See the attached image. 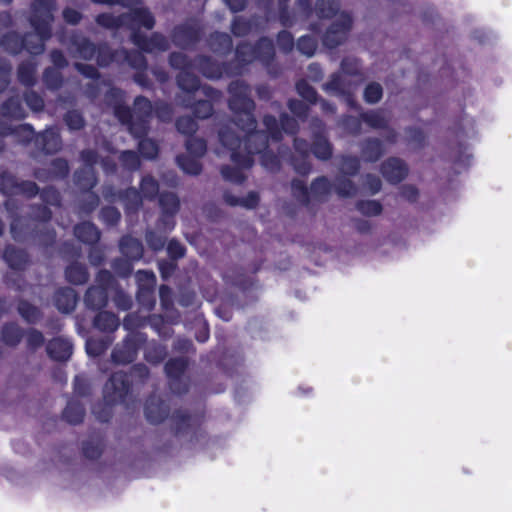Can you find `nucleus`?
<instances>
[{"label":"nucleus","instance_id":"obj_54","mask_svg":"<svg viewBox=\"0 0 512 512\" xmlns=\"http://www.w3.org/2000/svg\"><path fill=\"white\" fill-rule=\"evenodd\" d=\"M65 121L71 130H78L83 127V118L77 111L68 112Z\"/></svg>","mask_w":512,"mask_h":512},{"label":"nucleus","instance_id":"obj_38","mask_svg":"<svg viewBox=\"0 0 512 512\" xmlns=\"http://www.w3.org/2000/svg\"><path fill=\"white\" fill-rule=\"evenodd\" d=\"M186 147L188 152L195 157H201L206 152V143L199 138L189 139L186 143Z\"/></svg>","mask_w":512,"mask_h":512},{"label":"nucleus","instance_id":"obj_47","mask_svg":"<svg viewBox=\"0 0 512 512\" xmlns=\"http://www.w3.org/2000/svg\"><path fill=\"white\" fill-rule=\"evenodd\" d=\"M336 192L343 197L351 196L355 193L356 188L348 179L339 178L335 185Z\"/></svg>","mask_w":512,"mask_h":512},{"label":"nucleus","instance_id":"obj_35","mask_svg":"<svg viewBox=\"0 0 512 512\" xmlns=\"http://www.w3.org/2000/svg\"><path fill=\"white\" fill-rule=\"evenodd\" d=\"M2 339L8 345H15L20 341L21 332L16 325H7L2 330Z\"/></svg>","mask_w":512,"mask_h":512},{"label":"nucleus","instance_id":"obj_10","mask_svg":"<svg viewBox=\"0 0 512 512\" xmlns=\"http://www.w3.org/2000/svg\"><path fill=\"white\" fill-rule=\"evenodd\" d=\"M351 27V18L346 13L336 15V20L328 29L324 37V44L333 48L342 43Z\"/></svg>","mask_w":512,"mask_h":512},{"label":"nucleus","instance_id":"obj_26","mask_svg":"<svg viewBox=\"0 0 512 512\" xmlns=\"http://www.w3.org/2000/svg\"><path fill=\"white\" fill-rule=\"evenodd\" d=\"M66 277L73 284H82L87 280V272L85 268L79 264H73L66 270Z\"/></svg>","mask_w":512,"mask_h":512},{"label":"nucleus","instance_id":"obj_12","mask_svg":"<svg viewBox=\"0 0 512 512\" xmlns=\"http://www.w3.org/2000/svg\"><path fill=\"white\" fill-rule=\"evenodd\" d=\"M264 124L266 126L267 132L274 140H279L281 138V130L285 131L286 133H294L296 129L295 120L287 116H282L281 128H279L276 119L271 116H266L264 118Z\"/></svg>","mask_w":512,"mask_h":512},{"label":"nucleus","instance_id":"obj_50","mask_svg":"<svg viewBox=\"0 0 512 512\" xmlns=\"http://www.w3.org/2000/svg\"><path fill=\"white\" fill-rule=\"evenodd\" d=\"M18 310L19 313L29 322L35 321L39 316L38 310L26 302L20 303Z\"/></svg>","mask_w":512,"mask_h":512},{"label":"nucleus","instance_id":"obj_41","mask_svg":"<svg viewBox=\"0 0 512 512\" xmlns=\"http://www.w3.org/2000/svg\"><path fill=\"white\" fill-rule=\"evenodd\" d=\"M108 345V341L89 339L86 342V350L89 355L98 356L108 348Z\"/></svg>","mask_w":512,"mask_h":512},{"label":"nucleus","instance_id":"obj_25","mask_svg":"<svg viewBox=\"0 0 512 512\" xmlns=\"http://www.w3.org/2000/svg\"><path fill=\"white\" fill-rule=\"evenodd\" d=\"M197 157L179 156L177 158L178 165L187 174L197 175L201 171V165L196 159Z\"/></svg>","mask_w":512,"mask_h":512},{"label":"nucleus","instance_id":"obj_28","mask_svg":"<svg viewBox=\"0 0 512 512\" xmlns=\"http://www.w3.org/2000/svg\"><path fill=\"white\" fill-rule=\"evenodd\" d=\"M362 119L372 128H383L387 124V118L381 111H371L363 114Z\"/></svg>","mask_w":512,"mask_h":512},{"label":"nucleus","instance_id":"obj_51","mask_svg":"<svg viewBox=\"0 0 512 512\" xmlns=\"http://www.w3.org/2000/svg\"><path fill=\"white\" fill-rule=\"evenodd\" d=\"M121 160L123 165L130 170H135L139 167V158L132 151H124L121 154Z\"/></svg>","mask_w":512,"mask_h":512},{"label":"nucleus","instance_id":"obj_55","mask_svg":"<svg viewBox=\"0 0 512 512\" xmlns=\"http://www.w3.org/2000/svg\"><path fill=\"white\" fill-rule=\"evenodd\" d=\"M114 60L118 61V54H112L107 47L98 50L97 62L100 66H106Z\"/></svg>","mask_w":512,"mask_h":512},{"label":"nucleus","instance_id":"obj_29","mask_svg":"<svg viewBox=\"0 0 512 512\" xmlns=\"http://www.w3.org/2000/svg\"><path fill=\"white\" fill-rule=\"evenodd\" d=\"M384 150L379 141H369L363 149L362 155L367 161H376Z\"/></svg>","mask_w":512,"mask_h":512},{"label":"nucleus","instance_id":"obj_60","mask_svg":"<svg viewBox=\"0 0 512 512\" xmlns=\"http://www.w3.org/2000/svg\"><path fill=\"white\" fill-rule=\"evenodd\" d=\"M262 165L270 171H274L279 166L278 158L268 152L262 154Z\"/></svg>","mask_w":512,"mask_h":512},{"label":"nucleus","instance_id":"obj_49","mask_svg":"<svg viewBox=\"0 0 512 512\" xmlns=\"http://www.w3.org/2000/svg\"><path fill=\"white\" fill-rule=\"evenodd\" d=\"M296 88L298 93L307 101H316V92L306 81L298 82Z\"/></svg>","mask_w":512,"mask_h":512},{"label":"nucleus","instance_id":"obj_3","mask_svg":"<svg viewBox=\"0 0 512 512\" xmlns=\"http://www.w3.org/2000/svg\"><path fill=\"white\" fill-rule=\"evenodd\" d=\"M170 63L173 67L182 70L178 75V85L183 91H199V81L197 77L190 72L191 67L195 64L188 63L182 53H173L170 57ZM196 65L207 78L216 79L223 75L222 67L209 59H200Z\"/></svg>","mask_w":512,"mask_h":512},{"label":"nucleus","instance_id":"obj_48","mask_svg":"<svg viewBox=\"0 0 512 512\" xmlns=\"http://www.w3.org/2000/svg\"><path fill=\"white\" fill-rule=\"evenodd\" d=\"M176 126L178 131L182 134H191L197 129L196 122L190 117H182L178 119Z\"/></svg>","mask_w":512,"mask_h":512},{"label":"nucleus","instance_id":"obj_15","mask_svg":"<svg viewBox=\"0 0 512 512\" xmlns=\"http://www.w3.org/2000/svg\"><path fill=\"white\" fill-rule=\"evenodd\" d=\"M48 354L55 360H67L72 354V344L67 339L57 338L49 342Z\"/></svg>","mask_w":512,"mask_h":512},{"label":"nucleus","instance_id":"obj_64","mask_svg":"<svg viewBox=\"0 0 512 512\" xmlns=\"http://www.w3.org/2000/svg\"><path fill=\"white\" fill-rule=\"evenodd\" d=\"M43 341L44 338L40 332L36 330H31L28 332L27 342L28 345L31 346L32 348L39 347L40 345H42Z\"/></svg>","mask_w":512,"mask_h":512},{"label":"nucleus","instance_id":"obj_21","mask_svg":"<svg viewBox=\"0 0 512 512\" xmlns=\"http://www.w3.org/2000/svg\"><path fill=\"white\" fill-rule=\"evenodd\" d=\"M94 325L102 331H114L119 326V320L112 313L101 312L95 317Z\"/></svg>","mask_w":512,"mask_h":512},{"label":"nucleus","instance_id":"obj_52","mask_svg":"<svg viewBox=\"0 0 512 512\" xmlns=\"http://www.w3.org/2000/svg\"><path fill=\"white\" fill-rule=\"evenodd\" d=\"M44 80L48 87L57 88L61 84V76L56 69H47L44 73Z\"/></svg>","mask_w":512,"mask_h":512},{"label":"nucleus","instance_id":"obj_46","mask_svg":"<svg viewBox=\"0 0 512 512\" xmlns=\"http://www.w3.org/2000/svg\"><path fill=\"white\" fill-rule=\"evenodd\" d=\"M139 150L141 154L149 159L154 158L158 153L157 145L150 139H143L139 142Z\"/></svg>","mask_w":512,"mask_h":512},{"label":"nucleus","instance_id":"obj_2","mask_svg":"<svg viewBox=\"0 0 512 512\" xmlns=\"http://www.w3.org/2000/svg\"><path fill=\"white\" fill-rule=\"evenodd\" d=\"M33 8L34 14L31 23L36 33L21 40V46L29 53L36 55L44 50V41L50 37V23L53 19L51 0H34Z\"/></svg>","mask_w":512,"mask_h":512},{"label":"nucleus","instance_id":"obj_24","mask_svg":"<svg viewBox=\"0 0 512 512\" xmlns=\"http://www.w3.org/2000/svg\"><path fill=\"white\" fill-rule=\"evenodd\" d=\"M197 39V32L190 27H179L175 30L174 41L179 46H187Z\"/></svg>","mask_w":512,"mask_h":512},{"label":"nucleus","instance_id":"obj_40","mask_svg":"<svg viewBox=\"0 0 512 512\" xmlns=\"http://www.w3.org/2000/svg\"><path fill=\"white\" fill-rule=\"evenodd\" d=\"M76 52L79 57L84 59H90L94 56L96 50L95 47L86 39H81L75 42Z\"/></svg>","mask_w":512,"mask_h":512},{"label":"nucleus","instance_id":"obj_33","mask_svg":"<svg viewBox=\"0 0 512 512\" xmlns=\"http://www.w3.org/2000/svg\"><path fill=\"white\" fill-rule=\"evenodd\" d=\"M160 206L167 214H174L179 207V201L173 193L162 194L160 196Z\"/></svg>","mask_w":512,"mask_h":512},{"label":"nucleus","instance_id":"obj_22","mask_svg":"<svg viewBox=\"0 0 512 512\" xmlns=\"http://www.w3.org/2000/svg\"><path fill=\"white\" fill-rule=\"evenodd\" d=\"M145 413L148 421L151 423H159L166 417V409L163 403L151 400L147 403Z\"/></svg>","mask_w":512,"mask_h":512},{"label":"nucleus","instance_id":"obj_6","mask_svg":"<svg viewBox=\"0 0 512 512\" xmlns=\"http://www.w3.org/2000/svg\"><path fill=\"white\" fill-rule=\"evenodd\" d=\"M97 22L105 27H121L124 25L129 26L131 29L143 26L146 29H152L155 21L154 17L146 8H134L131 11V16L115 17L110 14H101L97 17Z\"/></svg>","mask_w":512,"mask_h":512},{"label":"nucleus","instance_id":"obj_14","mask_svg":"<svg viewBox=\"0 0 512 512\" xmlns=\"http://www.w3.org/2000/svg\"><path fill=\"white\" fill-rule=\"evenodd\" d=\"M382 174L389 182L397 183L407 175V168L401 160L391 158L383 164Z\"/></svg>","mask_w":512,"mask_h":512},{"label":"nucleus","instance_id":"obj_44","mask_svg":"<svg viewBox=\"0 0 512 512\" xmlns=\"http://www.w3.org/2000/svg\"><path fill=\"white\" fill-rule=\"evenodd\" d=\"M317 43L311 37H301L298 41L297 48L298 50L305 54L306 56H312L314 51L316 50Z\"/></svg>","mask_w":512,"mask_h":512},{"label":"nucleus","instance_id":"obj_7","mask_svg":"<svg viewBox=\"0 0 512 512\" xmlns=\"http://www.w3.org/2000/svg\"><path fill=\"white\" fill-rule=\"evenodd\" d=\"M25 116L24 110L20 105L18 98H11L5 103L0 112V135H10L14 133H24L25 140H29L33 134V130L29 125H20L13 128L7 124L9 119H21Z\"/></svg>","mask_w":512,"mask_h":512},{"label":"nucleus","instance_id":"obj_20","mask_svg":"<svg viewBox=\"0 0 512 512\" xmlns=\"http://www.w3.org/2000/svg\"><path fill=\"white\" fill-rule=\"evenodd\" d=\"M135 353L136 351L134 344L132 342L127 341L121 348L117 347L113 351L112 358L114 362L119 364L130 363L133 361Z\"/></svg>","mask_w":512,"mask_h":512},{"label":"nucleus","instance_id":"obj_59","mask_svg":"<svg viewBox=\"0 0 512 512\" xmlns=\"http://www.w3.org/2000/svg\"><path fill=\"white\" fill-rule=\"evenodd\" d=\"M25 101L27 105L34 111H38L43 107L42 98L34 92H28L25 95Z\"/></svg>","mask_w":512,"mask_h":512},{"label":"nucleus","instance_id":"obj_39","mask_svg":"<svg viewBox=\"0 0 512 512\" xmlns=\"http://www.w3.org/2000/svg\"><path fill=\"white\" fill-rule=\"evenodd\" d=\"M358 210L368 216H376L381 213L382 207L375 200L363 201L358 204Z\"/></svg>","mask_w":512,"mask_h":512},{"label":"nucleus","instance_id":"obj_43","mask_svg":"<svg viewBox=\"0 0 512 512\" xmlns=\"http://www.w3.org/2000/svg\"><path fill=\"white\" fill-rule=\"evenodd\" d=\"M35 69L32 64H22L18 70L20 81L25 85H31L34 82Z\"/></svg>","mask_w":512,"mask_h":512},{"label":"nucleus","instance_id":"obj_56","mask_svg":"<svg viewBox=\"0 0 512 512\" xmlns=\"http://www.w3.org/2000/svg\"><path fill=\"white\" fill-rule=\"evenodd\" d=\"M212 104L210 100L199 101L194 108V113L198 118H207L212 114Z\"/></svg>","mask_w":512,"mask_h":512},{"label":"nucleus","instance_id":"obj_45","mask_svg":"<svg viewBox=\"0 0 512 512\" xmlns=\"http://www.w3.org/2000/svg\"><path fill=\"white\" fill-rule=\"evenodd\" d=\"M382 97V87L377 83L369 84L364 92V98L369 103H376Z\"/></svg>","mask_w":512,"mask_h":512},{"label":"nucleus","instance_id":"obj_32","mask_svg":"<svg viewBox=\"0 0 512 512\" xmlns=\"http://www.w3.org/2000/svg\"><path fill=\"white\" fill-rule=\"evenodd\" d=\"M185 368L186 361L183 358L170 360L165 366L168 377L172 379H177L185 370Z\"/></svg>","mask_w":512,"mask_h":512},{"label":"nucleus","instance_id":"obj_8","mask_svg":"<svg viewBox=\"0 0 512 512\" xmlns=\"http://www.w3.org/2000/svg\"><path fill=\"white\" fill-rule=\"evenodd\" d=\"M292 190L295 197H297L301 202L306 203L310 201L311 198L318 200L324 198L329 194L331 186L326 178L321 177L313 182L309 192L307 191L304 183L300 180L293 181Z\"/></svg>","mask_w":512,"mask_h":512},{"label":"nucleus","instance_id":"obj_57","mask_svg":"<svg viewBox=\"0 0 512 512\" xmlns=\"http://www.w3.org/2000/svg\"><path fill=\"white\" fill-rule=\"evenodd\" d=\"M359 169V162L357 158L354 157H347L344 158L341 164V171L344 174L353 175L355 174Z\"/></svg>","mask_w":512,"mask_h":512},{"label":"nucleus","instance_id":"obj_34","mask_svg":"<svg viewBox=\"0 0 512 512\" xmlns=\"http://www.w3.org/2000/svg\"><path fill=\"white\" fill-rule=\"evenodd\" d=\"M136 279L141 291L153 289L156 282L155 275L149 271H138Z\"/></svg>","mask_w":512,"mask_h":512},{"label":"nucleus","instance_id":"obj_62","mask_svg":"<svg viewBox=\"0 0 512 512\" xmlns=\"http://www.w3.org/2000/svg\"><path fill=\"white\" fill-rule=\"evenodd\" d=\"M167 250L169 255L173 258H179L184 255V247L175 240L169 242Z\"/></svg>","mask_w":512,"mask_h":512},{"label":"nucleus","instance_id":"obj_13","mask_svg":"<svg viewBox=\"0 0 512 512\" xmlns=\"http://www.w3.org/2000/svg\"><path fill=\"white\" fill-rule=\"evenodd\" d=\"M132 41L141 50L147 52H155L158 50L164 51L168 48L166 39L159 34H154L150 39H146L141 35L134 33L132 35Z\"/></svg>","mask_w":512,"mask_h":512},{"label":"nucleus","instance_id":"obj_31","mask_svg":"<svg viewBox=\"0 0 512 512\" xmlns=\"http://www.w3.org/2000/svg\"><path fill=\"white\" fill-rule=\"evenodd\" d=\"M337 4L334 0H318L316 4L317 15L321 18H328L335 15Z\"/></svg>","mask_w":512,"mask_h":512},{"label":"nucleus","instance_id":"obj_61","mask_svg":"<svg viewBox=\"0 0 512 512\" xmlns=\"http://www.w3.org/2000/svg\"><path fill=\"white\" fill-rule=\"evenodd\" d=\"M278 45L284 51H290L293 47V38L290 33L283 31L278 35Z\"/></svg>","mask_w":512,"mask_h":512},{"label":"nucleus","instance_id":"obj_5","mask_svg":"<svg viewBox=\"0 0 512 512\" xmlns=\"http://www.w3.org/2000/svg\"><path fill=\"white\" fill-rule=\"evenodd\" d=\"M359 64L354 58H347L341 64V73L332 76L331 80L324 85L326 92L334 95H341L348 106L354 104L351 98L352 82L347 81L348 76H355L358 73Z\"/></svg>","mask_w":512,"mask_h":512},{"label":"nucleus","instance_id":"obj_1","mask_svg":"<svg viewBox=\"0 0 512 512\" xmlns=\"http://www.w3.org/2000/svg\"><path fill=\"white\" fill-rule=\"evenodd\" d=\"M231 98L229 106L235 113L237 123L225 126L219 132L220 142L231 152L234 167H224L222 176L233 183L245 179L244 170L249 169L253 161L251 155L262 153L266 149V137L262 132H254L255 120L251 114L253 101L248 97L247 87L239 81L229 86Z\"/></svg>","mask_w":512,"mask_h":512},{"label":"nucleus","instance_id":"obj_36","mask_svg":"<svg viewBox=\"0 0 512 512\" xmlns=\"http://www.w3.org/2000/svg\"><path fill=\"white\" fill-rule=\"evenodd\" d=\"M232 46L230 37L225 33H217L212 36L211 47L213 50L222 52L229 50Z\"/></svg>","mask_w":512,"mask_h":512},{"label":"nucleus","instance_id":"obj_17","mask_svg":"<svg viewBox=\"0 0 512 512\" xmlns=\"http://www.w3.org/2000/svg\"><path fill=\"white\" fill-rule=\"evenodd\" d=\"M123 255L130 260H138L142 257L143 246L139 240L132 237H124L120 243Z\"/></svg>","mask_w":512,"mask_h":512},{"label":"nucleus","instance_id":"obj_11","mask_svg":"<svg viewBox=\"0 0 512 512\" xmlns=\"http://www.w3.org/2000/svg\"><path fill=\"white\" fill-rule=\"evenodd\" d=\"M273 55V45L271 40L262 39L256 49L248 45H242L237 48V57L242 62H249L253 58H260L264 61L269 60Z\"/></svg>","mask_w":512,"mask_h":512},{"label":"nucleus","instance_id":"obj_58","mask_svg":"<svg viewBox=\"0 0 512 512\" xmlns=\"http://www.w3.org/2000/svg\"><path fill=\"white\" fill-rule=\"evenodd\" d=\"M232 31L237 36H242L251 31V25L244 19L236 18L232 24Z\"/></svg>","mask_w":512,"mask_h":512},{"label":"nucleus","instance_id":"obj_30","mask_svg":"<svg viewBox=\"0 0 512 512\" xmlns=\"http://www.w3.org/2000/svg\"><path fill=\"white\" fill-rule=\"evenodd\" d=\"M313 153L319 159H327L331 156L332 150L326 138L320 136L315 140Z\"/></svg>","mask_w":512,"mask_h":512},{"label":"nucleus","instance_id":"obj_23","mask_svg":"<svg viewBox=\"0 0 512 512\" xmlns=\"http://www.w3.org/2000/svg\"><path fill=\"white\" fill-rule=\"evenodd\" d=\"M225 201L231 206H241L244 208H254L258 203V195L251 192L245 198H238L231 194H225Z\"/></svg>","mask_w":512,"mask_h":512},{"label":"nucleus","instance_id":"obj_19","mask_svg":"<svg viewBox=\"0 0 512 512\" xmlns=\"http://www.w3.org/2000/svg\"><path fill=\"white\" fill-rule=\"evenodd\" d=\"M74 232L76 237L84 243L92 244L99 239V232L97 228L89 222L77 225Z\"/></svg>","mask_w":512,"mask_h":512},{"label":"nucleus","instance_id":"obj_4","mask_svg":"<svg viewBox=\"0 0 512 512\" xmlns=\"http://www.w3.org/2000/svg\"><path fill=\"white\" fill-rule=\"evenodd\" d=\"M152 112L151 103L144 97L136 98L134 102L133 114L126 107L116 106L115 115L121 122L129 123V131L135 137L139 138L147 132V119Z\"/></svg>","mask_w":512,"mask_h":512},{"label":"nucleus","instance_id":"obj_63","mask_svg":"<svg viewBox=\"0 0 512 512\" xmlns=\"http://www.w3.org/2000/svg\"><path fill=\"white\" fill-rule=\"evenodd\" d=\"M125 200L129 209H134L140 204V196L135 189L128 190L125 194Z\"/></svg>","mask_w":512,"mask_h":512},{"label":"nucleus","instance_id":"obj_53","mask_svg":"<svg viewBox=\"0 0 512 512\" xmlns=\"http://www.w3.org/2000/svg\"><path fill=\"white\" fill-rule=\"evenodd\" d=\"M101 218L108 225H114L119 221L120 213L113 207H107L102 209Z\"/></svg>","mask_w":512,"mask_h":512},{"label":"nucleus","instance_id":"obj_42","mask_svg":"<svg viewBox=\"0 0 512 512\" xmlns=\"http://www.w3.org/2000/svg\"><path fill=\"white\" fill-rule=\"evenodd\" d=\"M141 192L144 197H154L158 192V183L152 177H144L141 181Z\"/></svg>","mask_w":512,"mask_h":512},{"label":"nucleus","instance_id":"obj_27","mask_svg":"<svg viewBox=\"0 0 512 512\" xmlns=\"http://www.w3.org/2000/svg\"><path fill=\"white\" fill-rule=\"evenodd\" d=\"M64 417L68 422L77 424L84 417V409L79 403L70 402L64 411Z\"/></svg>","mask_w":512,"mask_h":512},{"label":"nucleus","instance_id":"obj_18","mask_svg":"<svg viewBox=\"0 0 512 512\" xmlns=\"http://www.w3.org/2000/svg\"><path fill=\"white\" fill-rule=\"evenodd\" d=\"M55 301L60 311L65 313L72 311L77 301L75 291L71 288L62 289L56 294Z\"/></svg>","mask_w":512,"mask_h":512},{"label":"nucleus","instance_id":"obj_16","mask_svg":"<svg viewBox=\"0 0 512 512\" xmlns=\"http://www.w3.org/2000/svg\"><path fill=\"white\" fill-rule=\"evenodd\" d=\"M36 142L38 145H41L42 149L47 153H54L61 147L59 133L55 129H48L37 136Z\"/></svg>","mask_w":512,"mask_h":512},{"label":"nucleus","instance_id":"obj_37","mask_svg":"<svg viewBox=\"0 0 512 512\" xmlns=\"http://www.w3.org/2000/svg\"><path fill=\"white\" fill-rule=\"evenodd\" d=\"M4 258L11 267L17 269L25 262L23 253L12 248L6 249Z\"/></svg>","mask_w":512,"mask_h":512},{"label":"nucleus","instance_id":"obj_9","mask_svg":"<svg viewBox=\"0 0 512 512\" xmlns=\"http://www.w3.org/2000/svg\"><path fill=\"white\" fill-rule=\"evenodd\" d=\"M111 280L112 275L109 271H101L98 274L100 286L90 288L85 296V302L89 307L98 309L106 305L107 288Z\"/></svg>","mask_w":512,"mask_h":512}]
</instances>
